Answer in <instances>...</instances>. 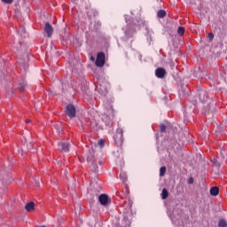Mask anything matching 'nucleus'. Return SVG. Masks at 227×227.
<instances>
[{
  "instance_id": "f257e3e1",
  "label": "nucleus",
  "mask_w": 227,
  "mask_h": 227,
  "mask_svg": "<svg viewBox=\"0 0 227 227\" xmlns=\"http://www.w3.org/2000/svg\"><path fill=\"white\" fill-rule=\"evenodd\" d=\"M129 16H125V20L128 24L127 27L124 28L125 40H129V38H132V35L136 32V28L132 27V21L128 18Z\"/></svg>"
},
{
  "instance_id": "f03ea898",
  "label": "nucleus",
  "mask_w": 227,
  "mask_h": 227,
  "mask_svg": "<svg viewBox=\"0 0 227 227\" xmlns=\"http://www.w3.org/2000/svg\"><path fill=\"white\" fill-rule=\"evenodd\" d=\"M114 143L117 146L123 145V129L118 128L115 135L114 136Z\"/></svg>"
},
{
  "instance_id": "7ed1b4c3",
  "label": "nucleus",
  "mask_w": 227,
  "mask_h": 227,
  "mask_svg": "<svg viewBox=\"0 0 227 227\" xmlns=\"http://www.w3.org/2000/svg\"><path fill=\"white\" fill-rule=\"evenodd\" d=\"M96 90L101 95V97H106L107 95V83L102 82L96 85Z\"/></svg>"
},
{
  "instance_id": "20e7f679",
  "label": "nucleus",
  "mask_w": 227,
  "mask_h": 227,
  "mask_svg": "<svg viewBox=\"0 0 227 227\" xmlns=\"http://www.w3.org/2000/svg\"><path fill=\"white\" fill-rule=\"evenodd\" d=\"M87 160L90 169L93 171V173H95L96 176H98L97 174L98 173V164L95 162V159H93L91 156H89Z\"/></svg>"
},
{
  "instance_id": "39448f33",
  "label": "nucleus",
  "mask_w": 227,
  "mask_h": 227,
  "mask_svg": "<svg viewBox=\"0 0 227 227\" xmlns=\"http://www.w3.org/2000/svg\"><path fill=\"white\" fill-rule=\"evenodd\" d=\"M95 64L96 67L102 68V67H104V65L106 64V54L102 52L98 53Z\"/></svg>"
},
{
  "instance_id": "423d86ee",
  "label": "nucleus",
  "mask_w": 227,
  "mask_h": 227,
  "mask_svg": "<svg viewBox=\"0 0 227 227\" xmlns=\"http://www.w3.org/2000/svg\"><path fill=\"white\" fill-rule=\"evenodd\" d=\"M65 113L69 118H75V114H77V110L75 109L74 105H67L66 106Z\"/></svg>"
},
{
  "instance_id": "0eeeda50",
  "label": "nucleus",
  "mask_w": 227,
  "mask_h": 227,
  "mask_svg": "<svg viewBox=\"0 0 227 227\" xmlns=\"http://www.w3.org/2000/svg\"><path fill=\"white\" fill-rule=\"evenodd\" d=\"M98 201L103 207H107L109 203H111V200H109V196L107 194H101L98 197Z\"/></svg>"
},
{
  "instance_id": "6e6552de",
  "label": "nucleus",
  "mask_w": 227,
  "mask_h": 227,
  "mask_svg": "<svg viewBox=\"0 0 227 227\" xmlns=\"http://www.w3.org/2000/svg\"><path fill=\"white\" fill-rule=\"evenodd\" d=\"M168 216L173 223L176 221L180 217L181 211L177 209H174L173 211H168Z\"/></svg>"
},
{
  "instance_id": "1a4fd4ad",
  "label": "nucleus",
  "mask_w": 227,
  "mask_h": 227,
  "mask_svg": "<svg viewBox=\"0 0 227 227\" xmlns=\"http://www.w3.org/2000/svg\"><path fill=\"white\" fill-rule=\"evenodd\" d=\"M134 26H137V27H141V26H145L146 31H150V28L148 26H146V21L143 20V18L138 17V20H136V21L133 22Z\"/></svg>"
},
{
  "instance_id": "9d476101",
  "label": "nucleus",
  "mask_w": 227,
  "mask_h": 227,
  "mask_svg": "<svg viewBox=\"0 0 227 227\" xmlns=\"http://www.w3.org/2000/svg\"><path fill=\"white\" fill-rule=\"evenodd\" d=\"M44 31L47 34L48 38H51V36H52V33L54 31V29L52 28V25L50 23H45Z\"/></svg>"
},
{
  "instance_id": "9b49d317",
  "label": "nucleus",
  "mask_w": 227,
  "mask_h": 227,
  "mask_svg": "<svg viewBox=\"0 0 227 227\" xmlns=\"http://www.w3.org/2000/svg\"><path fill=\"white\" fill-rule=\"evenodd\" d=\"M155 75L158 77V79H164V75H166V69L162 67H158L155 70Z\"/></svg>"
},
{
  "instance_id": "f8f14e48",
  "label": "nucleus",
  "mask_w": 227,
  "mask_h": 227,
  "mask_svg": "<svg viewBox=\"0 0 227 227\" xmlns=\"http://www.w3.org/2000/svg\"><path fill=\"white\" fill-rule=\"evenodd\" d=\"M35 202L30 201L25 205V210H27V212H33V210H35Z\"/></svg>"
},
{
  "instance_id": "ddd939ff",
  "label": "nucleus",
  "mask_w": 227,
  "mask_h": 227,
  "mask_svg": "<svg viewBox=\"0 0 227 227\" xmlns=\"http://www.w3.org/2000/svg\"><path fill=\"white\" fill-rule=\"evenodd\" d=\"M62 149V152L65 153H68V150H70V144L68 142H62L59 144Z\"/></svg>"
},
{
  "instance_id": "4468645a",
  "label": "nucleus",
  "mask_w": 227,
  "mask_h": 227,
  "mask_svg": "<svg viewBox=\"0 0 227 227\" xmlns=\"http://www.w3.org/2000/svg\"><path fill=\"white\" fill-rule=\"evenodd\" d=\"M28 59H29V56L27 54H25L23 59H20L18 60L19 65H20V67H26V63H27Z\"/></svg>"
},
{
  "instance_id": "2eb2a0df",
  "label": "nucleus",
  "mask_w": 227,
  "mask_h": 227,
  "mask_svg": "<svg viewBox=\"0 0 227 227\" xmlns=\"http://www.w3.org/2000/svg\"><path fill=\"white\" fill-rule=\"evenodd\" d=\"M27 87V82H25V80H20L19 82V88L20 91H22L23 90H26Z\"/></svg>"
},
{
  "instance_id": "dca6fc26",
  "label": "nucleus",
  "mask_w": 227,
  "mask_h": 227,
  "mask_svg": "<svg viewBox=\"0 0 227 227\" xmlns=\"http://www.w3.org/2000/svg\"><path fill=\"white\" fill-rule=\"evenodd\" d=\"M106 114L110 115V121L108 123H113V119L114 118V111L113 110V106H110V109Z\"/></svg>"
},
{
  "instance_id": "f3484780",
  "label": "nucleus",
  "mask_w": 227,
  "mask_h": 227,
  "mask_svg": "<svg viewBox=\"0 0 227 227\" xmlns=\"http://www.w3.org/2000/svg\"><path fill=\"white\" fill-rule=\"evenodd\" d=\"M210 194L211 196H217V194H219V188L218 187H212L210 189Z\"/></svg>"
},
{
  "instance_id": "a211bd4d",
  "label": "nucleus",
  "mask_w": 227,
  "mask_h": 227,
  "mask_svg": "<svg viewBox=\"0 0 227 227\" xmlns=\"http://www.w3.org/2000/svg\"><path fill=\"white\" fill-rule=\"evenodd\" d=\"M205 95H207V92H205V91H201L200 93L199 98H200V102H207V97H205Z\"/></svg>"
},
{
  "instance_id": "6ab92c4d",
  "label": "nucleus",
  "mask_w": 227,
  "mask_h": 227,
  "mask_svg": "<svg viewBox=\"0 0 227 227\" xmlns=\"http://www.w3.org/2000/svg\"><path fill=\"white\" fill-rule=\"evenodd\" d=\"M180 95H184V97L189 95V87L187 85L180 90Z\"/></svg>"
},
{
  "instance_id": "aec40b11",
  "label": "nucleus",
  "mask_w": 227,
  "mask_h": 227,
  "mask_svg": "<svg viewBox=\"0 0 227 227\" xmlns=\"http://www.w3.org/2000/svg\"><path fill=\"white\" fill-rule=\"evenodd\" d=\"M157 17H159V19H164V17H166V11L164 10H160L157 12Z\"/></svg>"
},
{
  "instance_id": "412c9836",
  "label": "nucleus",
  "mask_w": 227,
  "mask_h": 227,
  "mask_svg": "<svg viewBox=\"0 0 227 227\" xmlns=\"http://www.w3.org/2000/svg\"><path fill=\"white\" fill-rule=\"evenodd\" d=\"M168 196H169V193L168 192V190L164 188L161 192V198L162 200H167Z\"/></svg>"
},
{
  "instance_id": "4be33fe9",
  "label": "nucleus",
  "mask_w": 227,
  "mask_h": 227,
  "mask_svg": "<svg viewBox=\"0 0 227 227\" xmlns=\"http://www.w3.org/2000/svg\"><path fill=\"white\" fill-rule=\"evenodd\" d=\"M55 129L58 130L59 134H63V127H61L60 123L55 125Z\"/></svg>"
},
{
  "instance_id": "5701e85b",
  "label": "nucleus",
  "mask_w": 227,
  "mask_h": 227,
  "mask_svg": "<svg viewBox=\"0 0 227 227\" xmlns=\"http://www.w3.org/2000/svg\"><path fill=\"white\" fill-rule=\"evenodd\" d=\"M227 226V223L226 220H219L218 222V227H226Z\"/></svg>"
},
{
  "instance_id": "b1692460",
  "label": "nucleus",
  "mask_w": 227,
  "mask_h": 227,
  "mask_svg": "<svg viewBox=\"0 0 227 227\" xmlns=\"http://www.w3.org/2000/svg\"><path fill=\"white\" fill-rule=\"evenodd\" d=\"M177 33H178V35H180V36H182V35H184V33H185V28H184L183 27H179L177 28Z\"/></svg>"
},
{
  "instance_id": "393cba45",
  "label": "nucleus",
  "mask_w": 227,
  "mask_h": 227,
  "mask_svg": "<svg viewBox=\"0 0 227 227\" xmlns=\"http://www.w3.org/2000/svg\"><path fill=\"white\" fill-rule=\"evenodd\" d=\"M166 175V167H161L160 168V176H164Z\"/></svg>"
},
{
  "instance_id": "a878e982",
  "label": "nucleus",
  "mask_w": 227,
  "mask_h": 227,
  "mask_svg": "<svg viewBox=\"0 0 227 227\" xmlns=\"http://www.w3.org/2000/svg\"><path fill=\"white\" fill-rule=\"evenodd\" d=\"M120 178L121 180H122V182H127V176L125 175V173H121Z\"/></svg>"
},
{
  "instance_id": "bb28decb",
  "label": "nucleus",
  "mask_w": 227,
  "mask_h": 227,
  "mask_svg": "<svg viewBox=\"0 0 227 227\" xmlns=\"http://www.w3.org/2000/svg\"><path fill=\"white\" fill-rule=\"evenodd\" d=\"M213 166H215L216 168H220L221 167V163H219V161H217L215 159H214L212 160Z\"/></svg>"
},
{
  "instance_id": "cd10ccee",
  "label": "nucleus",
  "mask_w": 227,
  "mask_h": 227,
  "mask_svg": "<svg viewBox=\"0 0 227 227\" xmlns=\"http://www.w3.org/2000/svg\"><path fill=\"white\" fill-rule=\"evenodd\" d=\"M207 38H208V40H209L210 42H212V40H214V34L209 33V34L207 35Z\"/></svg>"
},
{
  "instance_id": "c85d7f7f",
  "label": "nucleus",
  "mask_w": 227,
  "mask_h": 227,
  "mask_svg": "<svg viewBox=\"0 0 227 227\" xmlns=\"http://www.w3.org/2000/svg\"><path fill=\"white\" fill-rule=\"evenodd\" d=\"M98 145L102 148V146H104V145H106V141L104 139H101V140L98 141Z\"/></svg>"
},
{
  "instance_id": "c756f323",
  "label": "nucleus",
  "mask_w": 227,
  "mask_h": 227,
  "mask_svg": "<svg viewBox=\"0 0 227 227\" xmlns=\"http://www.w3.org/2000/svg\"><path fill=\"white\" fill-rule=\"evenodd\" d=\"M3 3H5V4H12L13 3V0H2Z\"/></svg>"
},
{
  "instance_id": "7c9ffc66",
  "label": "nucleus",
  "mask_w": 227,
  "mask_h": 227,
  "mask_svg": "<svg viewBox=\"0 0 227 227\" xmlns=\"http://www.w3.org/2000/svg\"><path fill=\"white\" fill-rule=\"evenodd\" d=\"M165 130H166V125L161 124V125H160V131H161V132H164Z\"/></svg>"
},
{
  "instance_id": "2f4dec72",
  "label": "nucleus",
  "mask_w": 227,
  "mask_h": 227,
  "mask_svg": "<svg viewBox=\"0 0 227 227\" xmlns=\"http://www.w3.org/2000/svg\"><path fill=\"white\" fill-rule=\"evenodd\" d=\"M188 184H194V179L192 177L189 178Z\"/></svg>"
},
{
  "instance_id": "473e14b6",
  "label": "nucleus",
  "mask_w": 227,
  "mask_h": 227,
  "mask_svg": "<svg viewBox=\"0 0 227 227\" xmlns=\"http://www.w3.org/2000/svg\"><path fill=\"white\" fill-rule=\"evenodd\" d=\"M36 187H40V182H38L36 179L34 180Z\"/></svg>"
},
{
  "instance_id": "72a5a7b5",
  "label": "nucleus",
  "mask_w": 227,
  "mask_h": 227,
  "mask_svg": "<svg viewBox=\"0 0 227 227\" xmlns=\"http://www.w3.org/2000/svg\"><path fill=\"white\" fill-rule=\"evenodd\" d=\"M20 33V35H24V33H26V28H22Z\"/></svg>"
},
{
  "instance_id": "f704fd0d",
  "label": "nucleus",
  "mask_w": 227,
  "mask_h": 227,
  "mask_svg": "<svg viewBox=\"0 0 227 227\" xmlns=\"http://www.w3.org/2000/svg\"><path fill=\"white\" fill-rule=\"evenodd\" d=\"M138 58H139V59L141 61V58H142L141 54L138 55Z\"/></svg>"
},
{
  "instance_id": "c9c22d12",
  "label": "nucleus",
  "mask_w": 227,
  "mask_h": 227,
  "mask_svg": "<svg viewBox=\"0 0 227 227\" xmlns=\"http://www.w3.org/2000/svg\"><path fill=\"white\" fill-rule=\"evenodd\" d=\"M90 59H91L92 61H95V58H93V57H91Z\"/></svg>"
},
{
  "instance_id": "e433bc0d",
  "label": "nucleus",
  "mask_w": 227,
  "mask_h": 227,
  "mask_svg": "<svg viewBox=\"0 0 227 227\" xmlns=\"http://www.w3.org/2000/svg\"><path fill=\"white\" fill-rule=\"evenodd\" d=\"M30 122H31V121H29V120H28V121H27V123H30Z\"/></svg>"
},
{
  "instance_id": "4c0bfd02",
  "label": "nucleus",
  "mask_w": 227,
  "mask_h": 227,
  "mask_svg": "<svg viewBox=\"0 0 227 227\" xmlns=\"http://www.w3.org/2000/svg\"><path fill=\"white\" fill-rule=\"evenodd\" d=\"M99 166H102V163H101V162H99Z\"/></svg>"
}]
</instances>
